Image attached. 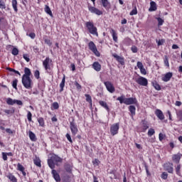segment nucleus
Wrapping results in <instances>:
<instances>
[{"instance_id": "obj_1", "label": "nucleus", "mask_w": 182, "mask_h": 182, "mask_svg": "<svg viewBox=\"0 0 182 182\" xmlns=\"http://www.w3.org/2000/svg\"><path fill=\"white\" fill-rule=\"evenodd\" d=\"M62 161H63L62 158L55 154H53L50 156V159H48V164L50 168L53 170L55 168V166H59V163H62Z\"/></svg>"}, {"instance_id": "obj_2", "label": "nucleus", "mask_w": 182, "mask_h": 182, "mask_svg": "<svg viewBox=\"0 0 182 182\" xmlns=\"http://www.w3.org/2000/svg\"><path fill=\"white\" fill-rule=\"evenodd\" d=\"M117 100H118L121 105H123L124 103V105H127V106L130 105H136V103H137V99H136V97L127 98L124 95L118 97Z\"/></svg>"}, {"instance_id": "obj_3", "label": "nucleus", "mask_w": 182, "mask_h": 182, "mask_svg": "<svg viewBox=\"0 0 182 182\" xmlns=\"http://www.w3.org/2000/svg\"><path fill=\"white\" fill-rule=\"evenodd\" d=\"M85 26L88 32L91 33V35H94L95 36H99V33H97V28L95 26V24L92 21L85 22Z\"/></svg>"}, {"instance_id": "obj_4", "label": "nucleus", "mask_w": 182, "mask_h": 182, "mask_svg": "<svg viewBox=\"0 0 182 182\" xmlns=\"http://www.w3.org/2000/svg\"><path fill=\"white\" fill-rule=\"evenodd\" d=\"M21 83L26 89H32V79L31 77H22Z\"/></svg>"}, {"instance_id": "obj_5", "label": "nucleus", "mask_w": 182, "mask_h": 182, "mask_svg": "<svg viewBox=\"0 0 182 182\" xmlns=\"http://www.w3.org/2000/svg\"><path fill=\"white\" fill-rule=\"evenodd\" d=\"M50 63H52V60L49 57H46V59L43 61V66L47 73L50 75L52 72V68H50Z\"/></svg>"}, {"instance_id": "obj_6", "label": "nucleus", "mask_w": 182, "mask_h": 182, "mask_svg": "<svg viewBox=\"0 0 182 182\" xmlns=\"http://www.w3.org/2000/svg\"><path fill=\"white\" fill-rule=\"evenodd\" d=\"M6 102L9 106H14V105H18V106H23V102H22L21 100H13L11 97L7 98Z\"/></svg>"}, {"instance_id": "obj_7", "label": "nucleus", "mask_w": 182, "mask_h": 182, "mask_svg": "<svg viewBox=\"0 0 182 182\" xmlns=\"http://www.w3.org/2000/svg\"><path fill=\"white\" fill-rule=\"evenodd\" d=\"M70 128L72 135L76 136L79 132V129H77V125H76V123H75V119H73V121L70 122Z\"/></svg>"}, {"instance_id": "obj_8", "label": "nucleus", "mask_w": 182, "mask_h": 182, "mask_svg": "<svg viewBox=\"0 0 182 182\" xmlns=\"http://www.w3.org/2000/svg\"><path fill=\"white\" fill-rule=\"evenodd\" d=\"M135 81L140 86H147V85H149V80H147V78L142 76L136 78Z\"/></svg>"}, {"instance_id": "obj_9", "label": "nucleus", "mask_w": 182, "mask_h": 182, "mask_svg": "<svg viewBox=\"0 0 182 182\" xmlns=\"http://www.w3.org/2000/svg\"><path fill=\"white\" fill-rule=\"evenodd\" d=\"M88 48L90 50H92V52L96 55V56H100V53L97 50V48L93 41H90L88 43Z\"/></svg>"}, {"instance_id": "obj_10", "label": "nucleus", "mask_w": 182, "mask_h": 182, "mask_svg": "<svg viewBox=\"0 0 182 182\" xmlns=\"http://www.w3.org/2000/svg\"><path fill=\"white\" fill-rule=\"evenodd\" d=\"M104 85L109 93H114L116 89L114 88V86H113V84L110 82V81L104 82Z\"/></svg>"}, {"instance_id": "obj_11", "label": "nucleus", "mask_w": 182, "mask_h": 182, "mask_svg": "<svg viewBox=\"0 0 182 182\" xmlns=\"http://www.w3.org/2000/svg\"><path fill=\"white\" fill-rule=\"evenodd\" d=\"M119 123L113 124L110 127V133L112 136H116L119 133Z\"/></svg>"}, {"instance_id": "obj_12", "label": "nucleus", "mask_w": 182, "mask_h": 182, "mask_svg": "<svg viewBox=\"0 0 182 182\" xmlns=\"http://www.w3.org/2000/svg\"><path fill=\"white\" fill-rule=\"evenodd\" d=\"M101 4L106 11H109L112 9V4L109 0H101Z\"/></svg>"}, {"instance_id": "obj_13", "label": "nucleus", "mask_w": 182, "mask_h": 182, "mask_svg": "<svg viewBox=\"0 0 182 182\" xmlns=\"http://www.w3.org/2000/svg\"><path fill=\"white\" fill-rule=\"evenodd\" d=\"M166 171H168L170 174H173V163L167 162L164 166Z\"/></svg>"}, {"instance_id": "obj_14", "label": "nucleus", "mask_w": 182, "mask_h": 182, "mask_svg": "<svg viewBox=\"0 0 182 182\" xmlns=\"http://www.w3.org/2000/svg\"><path fill=\"white\" fill-rule=\"evenodd\" d=\"M88 9H89L90 12H91V14H95V15H98V16L103 15V11L99 10L96 7L89 6Z\"/></svg>"}, {"instance_id": "obj_15", "label": "nucleus", "mask_w": 182, "mask_h": 182, "mask_svg": "<svg viewBox=\"0 0 182 182\" xmlns=\"http://www.w3.org/2000/svg\"><path fill=\"white\" fill-rule=\"evenodd\" d=\"M136 66L138 69H139L141 75H147V71L146 70V68H144V66H143V63L141 62L138 61Z\"/></svg>"}, {"instance_id": "obj_16", "label": "nucleus", "mask_w": 182, "mask_h": 182, "mask_svg": "<svg viewBox=\"0 0 182 182\" xmlns=\"http://www.w3.org/2000/svg\"><path fill=\"white\" fill-rule=\"evenodd\" d=\"M181 156H182V154L180 153L173 154L172 155V161H173V163L178 164V163H180V160H181Z\"/></svg>"}, {"instance_id": "obj_17", "label": "nucleus", "mask_w": 182, "mask_h": 182, "mask_svg": "<svg viewBox=\"0 0 182 182\" xmlns=\"http://www.w3.org/2000/svg\"><path fill=\"white\" fill-rule=\"evenodd\" d=\"M112 56L119 62V63H120V65L122 66L124 65V58L119 56L117 53H113Z\"/></svg>"}, {"instance_id": "obj_18", "label": "nucleus", "mask_w": 182, "mask_h": 182, "mask_svg": "<svg viewBox=\"0 0 182 182\" xmlns=\"http://www.w3.org/2000/svg\"><path fill=\"white\" fill-rule=\"evenodd\" d=\"M51 174L53 175V177L56 182H60V176L58 171H56V170L53 169L51 171Z\"/></svg>"}, {"instance_id": "obj_19", "label": "nucleus", "mask_w": 182, "mask_h": 182, "mask_svg": "<svg viewBox=\"0 0 182 182\" xmlns=\"http://www.w3.org/2000/svg\"><path fill=\"white\" fill-rule=\"evenodd\" d=\"M155 114L158 117V119H159V120H164V114H163V111H161V109H156Z\"/></svg>"}, {"instance_id": "obj_20", "label": "nucleus", "mask_w": 182, "mask_h": 182, "mask_svg": "<svg viewBox=\"0 0 182 182\" xmlns=\"http://www.w3.org/2000/svg\"><path fill=\"white\" fill-rule=\"evenodd\" d=\"M173 77V73H167L165 75L162 77L163 82H168L170 79Z\"/></svg>"}, {"instance_id": "obj_21", "label": "nucleus", "mask_w": 182, "mask_h": 182, "mask_svg": "<svg viewBox=\"0 0 182 182\" xmlns=\"http://www.w3.org/2000/svg\"><path fill=\"white\" fill-rule=\"evenodd\" d=\"M17 170L21 171L23 176V177H26V172H25V167L20 163L17 164Z\"/></svg>"}, {"instance_id": "obj_22", "label": "nucleus", "mask_w": 182, "mask_h": 182, "mask_svg": "<svg viewBox=\"0 0 182 182\" xmlns=\"http://www.w3.org/2000/svg\"><path fill=\"white\" fill-rule=\"evenodd\" d=\"M92 68L94 70H96V72H100V70H102V65H100V63H99V62L93 63Z\"/></svg>"}, {"instance_id": "obj_23", "label": "nucleus", "mask_w": 182, "mask_h": 182, "mask_svg": "<svg viewBox=\"0 0 182 182\" xmlns=\"http://www.w3.org/2000/svg\"><path fill=\"white\" fill-rule=\"evenodd\" d=\"M31 75H32V73L31 72V69L28 68H25L24 74L23 75L22 77H31Z\"/></svg>"}, {"instance_id": "obj_24", "label": "nucleus", "mask_w": 182, "mask_h": 182, "mask_svg": "<svg viewBox=\"0 0 182 182\" xmlns=\"http://www.w3.org/2000/svg\"><path fill=\"white\" fill-rule=\"evenodd\" d=\"M28 136L31 141H36V140H38V138H36V135L32 131L28 132Z\"/></svg>"}, {"instance_id": "obj_25", "label": "nucleus", "mask_w": 182, "mask_h": 182, "mask_svg": "<svg viewBox=\"0 0 182 182\" xmlns=\"http://www.w3.org/2000/svg\"><path fill=\"white\" fill-rule=\"evenodd\" d=\"M99 105H100L102 107H104V109H106L107 112H110V108H109L106 102L100 100L99 101Z\"/></svg>"}, {"instance_id": "obj_26", "label": "nucleus", "mask_w": 182, "mask_h": 182, "mask_svg": "<svg viewBox=\"0 0 182 182\" xmlns=\"http://www.w3.org/2000/svg\"><path fill=\"white\" fill-rule=\"evenodd\" d=\"M141 123H142L143 130H144V132H146L147 130V129H149V122H147V121H146V119H142Z\"/></svg>"}, {"instance_id": "obj_27", "label": "nucleus", "mask_w": 182, "mask_h": 182, "mask_svg": "<svg viewBox=\"0 0 182 182\" xmlns=\"http://www.w3.org/2000/svg\"><path fill=\"white\" fill-rule=\"evenodd\" d=\"M150 5H151V6L149 8V11H157V4H156V2L151 1Z\"/></svg>"}, {"instance_id": "obj_28", "label": "nucleus", "mask_w": 182, "mask_h": 182, "mask_svg": "<svg viewBox=\"0 0 182 182\" xmlns=\"http://www.w3.org/2000/svg\"><path fill=\"white\" fill-rule=\"evenodd\" d=\"M65 82H66V77L64 75L60 84V92H63V87H65Z\"/></svg>"}, {"instance_id": "obj_29", "label": "nucleus", "mask_w": 182, "mask_h": 182, "mask_svg": "<svg viewBox=\"0 0 182 182\" xmlns=\"http://www.w3.org/2000/svg\"><path fill=\"white\" fill-rule=\"evenodd\" d=\"M44 11L46 14H48V15H50V16H53V14H52V11L50 10V7H49V6L46 5Z\"/></svg>"}, {"instance_id": "obj_30", "label": "nucleus", "mask_w": 182, "mask_h": 182, "mask_svg": "<svg viewBox=\"0 0 182 182\" xmlns=\"http://www.w3.org/2000/svg\"><path fill=\"white\" fill-rule=\"evenodd\" d=\"M11 4H12L13 9L14 10V12H18V1L12 0Z\"/></svg>"}, {"instance_id": "obj_31", "label": "nucleus", "mask_w": 182, "mask_h": 182, "mask_svg": "<svg viewBox=\"0 0 182 182\" xmlns=\"http://www.w3.org/2000/svg\"><path fill=\"white\" fill-rule=\"evenodd\" d=\"M111 33H112V36L114 42L117 43V33H116V31L114 29H112Z\"/></svg>"}, {"instance_id": "obj_32", "label": "nucleus", "mask_w": 182, "mask_h": 182, "mask_svg": "<svg viewBox=\"0 0 182 182\" xmlns=\"http://www.w3.org/2000/svg\"><path fill=\"white\" fill-rule=\"evenodd\" d=\"M152 86L156 89V90H161V87L158 84L156 81H154L151 82Z\"/></svg>"}, {"instance_id": "obj_33", "label": "nucleus", "mask_w": 182, "mask_h": 182, "mask_svg": "<svg viewBox=\"0 0 182 182\" xmlns=\"http://www.w3.org/2000/svg\"><path fill=\"white\" fill-rule=\"evenodd\" d=\"M129 110L132 114V116L136 115V107L134 105H131L129 107Z\"/></svg>"}, {"instance_id": "obj_34", "label": "nucleus", "mask_w": 182, "mask_h": 182, "mask_svg": "<svg viewBox=\"0 0 182 182\" xmlns=\"http://www.w3.org/2000/svg\"><path fill=\"white\" fill-rule=\"evenodd\" d=\"M64 168L67 173H72V165L69 164H65Z\"/></svg>"}, {"instance_id": "obj_35", "label": "nucleus", "mask_w": 182, "mask_h": 182, "mask_svg": "<svg viewBox=\"0 0 182 182\" xmlns=\"http://www.w3.org/2000/svg\"><path fill=\"white\" fill-rule=\"evenodd\" d=\"M164 63L166 68H170V63H168V58L167 57V55L164 56Z\"/></svg>"}, {"instance_id": "obj_36", "label": "nucleus", "mask_w": 182, "mask_h": 182, "mask_svg": "<svg viewBox=\"0 0 182 182\" xmlns=\"http://www.w3.org/2000/svg\"><path fill=\"white\" fill-rule=\"evenodd\" d=\"M38 122L39 123V126H41V127H43L45 126V119H43V118L39 117L38 119Z\"/></svg>"}, {"instance_id": "obj_37", "label": "nucleus", "mask_w": 182, "mask_h": 182, "mask_svg": "<svg viewBox=\"0 0 182 182\" xmlns=\"http://www.w3.org/2000/svg\"><path fill=\"white\" fill-rule=\"evenodd\" d=\"M181 169V165L178 164L176 167V173L177 176H181V173L180 172V170Z\"/></svg>"}, {"instance_id": "obj_38", "label": "nucleus", "mask_w": 182, "mask_h": 182, "mask_svg": "<svg viewBox=\"0 0 182 182\" xmlns=\"http://www.w3.org/2000/svg\"><path fill=\"white\" fill-rule=\"evenodd\" d=\"M176 116H177V118L178 119V120L180 122H181L182 121V110L177 111Z\"/></svg>"}, {"instance_id": "obj_39", "label": "nucleus", "mask_w": 182, "mask_h": 182, "mask_svg": "<svg viewBox=\"0 0 182 182\" xmlns=\"http://www.w3.org/2000/svg\"><path fill=\"white\" fill-rule=\"evenodd\" d=\"M156 19L158 21V26H161L164 23V20H163V18L157 17Z\"/></svg>"}, {"instance_id": "obj_40", "label": "nucleus", "mask_w": 182, "mask_h": 182, "mask_svg": "<svg viewBox=\"0 0 182 182\" xmlns=\"http://www.w3.org/2000/svg\"><path fill=\"white\" fill-rule=\"evenodd\" d=\"M11 53L14 56H18V55H19V50H18V48H14L11 51Z\"/></svg>"}, {"instance_id": "obj_41", "label": "nucleus", "mask_w": 182, "mask_h": 182, "mask_svg": "<svg viewBox=\"0 0 182 182\" xmlns=\"http://www.w3.org/2000/svg\"><path fill=\"white\" fill-rule=\"evenodd\" d=\"M155 133H156V131H154V129L151 128L148 131V136L149 137H151V136H153Z\"/></svg>"}, {"instance_id": "obj_42", "label": "nucleus", "mask_w": 182, "mask_h": 182, "mask_svg": "<svg viewBox=\"0 0 182 182\" xmlns=\"http://www.w3.org/2000/svg\"><path fill=\"white\" fill-rule=\"evenodd\" d=\"M33 163L36 166H37V167H41V159H36L33 160Z\"/></svg>"}, {"instance_id": "obj_43", "label": "nucleus", "mask_w": 182, "mask_h": 182, "mask_svg": "<svg viewBox=\"0 0 182 182\" xmlns=\"http://www.w3.org/2000/svg\"><path fill=\"white\" fill-rule=\"evenodd\" d=\"M4 112L6 114H14L15 113V109H4Z\"/></svg>"}, {"instance_id": "obj_44", "label": "nucleus", "mask_w": 182, "mask_h": 182, "mask_svg": "<svg viewBox=\"0 0 182 182\" xmlns=\"http://www.w3.org/2000/svg\"><path fill=\"white\" fill-rule=\"evenodd\" d=\"M129 15L131 16H133V15H137V8L135 6L134 9L131 11L129 13Z\"/></svg>"}, {"instance_id": "obj_45", "label": "nucleus", "mask_w": 182, "mask_h": 182, "mask_svg": "<svg viewBox=\"0 0 182 182\" xmlns=\"http://www.w3.org/2000/svg\"><path fill=\"white\" fill-rule=\"evenodd\" d=\"M18 80H14L12 82V87H14V89H16V90L18 89Z\"/></svg>"}, {"instance_id": "obj_46", "label": "nucleus", "mask_w": 182, "mask_h": 182, "mask_svg": "<svg viewBox=\"0 0 182 182\" xmlns=\"http://www.w3.org/2000/svg\"><path fill=\"white\" fill-rule=\"evenodd\" d=\"M27 119L28 122H32V112L31 111H28Z\"/></svg>"}, {"instance_id": "obj_47", "label": "nucleus", "mask_w": 182, "mask_h": 182, "mask_svg": "<svg viewBox=\"0 0 182 182\" xmlns=\"http://www.w3.org/2000/svg\"><path fill=\"white\" fill-rule=\"evenodd\" d=\"M85 97H86V101L88 102V103H90L92 105V97L90 95L86 94Z\"/></svg>"}, {"instance_id": "obj_48", "label": "nucleus", "mask_w": 182, "mask_h": 182, "mask_svg": "<svg viewBox=\"0 0 182 182\" xmlns=\"http://www.w3.org/2000/svg\"><path fill=\"white\" fill-rule=\"evenodd\" d=\"M45 43H46V45H48V46H52V41H50V39L48 38H43Z\"/></svg>"}, {"instance_id": "obj_49", "label": "nucleus", "mask_w": 182, "mask_h": 182, "mask_svg": "<svg viewBox=\"0 0 182 182\" xmlns=\"http://www.w3.org/2000/svg\"><path fill=\"white\" fill-rule=\"evenodd\" d=\"M144 166L145 167V170L146 171V174L147 176H151V173H150V171H149V166H147V164L146 163H144Z\"/></svg>"}, {"instance_id": "obj_50", "label": "nucleus", "mask_w": 182, "mask_h": 182, "mask_svg": "<svg viewBox=\"0 0 182 182\" xmlns=\"http://www.w3.org/2000/svg\"><path fill=\"white\" fill-rule=\"evenodd\" d=\"M6 6H5V2H4V0H0V9H5Z\"/></svg>"}, {"instance_id": "obj_51", "label": "nucleus", "mask_w": 182, "mask_h": 182, "mask_svg": "<svg viewBox=\"0 0 182 182\" xmlns=\"http://www.w3.org/2000/svg\"><path fill=\"white\" fill-rule=\"evenodd\" d=\"M161 177L163 180H167V177H168V174L166 172H164L162 173Z\"/></svg>"}, {"instance_id": "obj_52", "label": "nucleus", "mask_w": 182, "mask_h": 182, "mask_svg": "<svg viewBox=\"0 0 182 182\" xmlns=\"http://www.w3.org/2000/svg\"><path fill=\"white\" fill-rule=\"evenodd\" d=\"M1 156L4 161H6V160H8V155H6V152H2Z\"/></svg>"}, {"instance_id": "obj_53", "label": "nucleus", "mask_w": 182, "mask_h": 182, "mask_svg": "<svg viewBox=\"0 0 182 182\" xmlns=\"http://www.w3.org/2000/svg\"><path fill=\"white\" fill-rule=\"evenodd\" d=\"M34 76H35L36 79H39V77L41 76V73H39V70H36L35 71Z\"/></svg>"}, {"instance_id": "obj_54", "label": "nucleus", "mask_w": 182, "mask_h": 182, "mask_svg": "<svg viewBox=\"0 0 182 182\" xmlns=\"http://www.w3.org/2000/svg\"><path fill=\"white\" fill-rule=\"evenodd\" d=\"M92 164L94 166H98L99 164H100V161H99V159H95L92 161Z\"/></svg>"}, {"instance_id": "obj_55", "label": "nucleus", "mask_w": 182, "mask_h": 182, "mask_svg": "<svg viewBox=\"0 0 182 182\" xmlns=\"http://www.w3.org/2000/svg\"><path fill=\"white\" fill-rule=\"evenodd\" d=\"M63 182H70V179L69 176H63Z\"/></svg>"}, {"instance_id": "obj_56", "label": "nucleus", "mask_w": 182, "mask_h": 182, "mask_svg": "<svg viewBox=\"0 0 182 182\" xmlns=\"http://www.w3.org/2000/svg\"><path fill=\"white\" fill-rule=\"evenodd\" d=\"M23 58L26 62H29L31 60V59L29 58V55L28 54H23Z\"/></svg>"}, {"instance_id": "obj_57", "label": "nucleus", "mask_w": 182, "mask_h": 182, "mask_svg": "<svg viewBox=\"0 0 182 182\" xmlns=\"http://www.w3.org/2000/svg\"><path fill=\"white\" fill-rule=\"evenodd\" d=\"M166 41L164 39L159 40V41H157L156 40L158 46H161V45H163V43H164Z\"/></svg>"}, {"instance_id": "obj_58", "label": "nucleus", "mask_w": 182, "mask_h": 182, "mask_svg": "<svg viewBox=\"0 0 182 182\" xmlns=\"http://www.w3.org/2000/svg\"><path fill=\"white\" fill-rule=\"evenodd\" d=\"M53 109H55V110H58V109H59V103L53 102Z\"/></svg>"}, {"instance_id": "obj_59", "label": "nucleus", "mask_w": 182, "mask_h": 182, "mask_svg": "<svg viewBox=\"0 0 182 182\" xmlns=\"http://www.w3.org/2000/svg\"><path fill=\"white\" fill-rule=\"evenodd\" d=\"M131 50H132V52L133 53H137V47L136 46H133L132 48H131Z\"/></svg>"}, {"instance_id": "obj_60", "label": "nucleus", "mask_w": 182, "mask_h": 182, "mask_svg": "<svg viewBox=\"0 0 182 182\" xmlns=\"http://www.w3.org/2000/svg\"><path fill=\"white\" fill-rule=\"evenodd\" d=\"M74 85H75V87H77V89L78 90H80V89H82V85H80L79 83H77V81L75 82Z\"/></svg>"}, {"instance_id": "obj_61", "label": "nucleus", "mask_w": 182, "mask_h": 182, "mask_svg": "<svg viewBox=\"0 0 182 182\" xmlns=\"http://www.w3.org/2000/svg\"><path fill=\"white\" fill-rule=\"evenodd\" d=\"M65 137L70 141V143H73V141H72V137L70 136V134H66Z\"/></svg>"}, {"instance_id": "obj_62", "label": "nucleus", "mask_w": 182, "mask_h": 182, "mask_svg": "<svg viewBox=\"0 0 182 182\" xmlns=\"http://www.w3.org/2000/svg\"><path fill=\"white\" fill-rule=\"evenodd\" d=\"M159 141H163V140L164 139V137H166V136L164 134L160 133L159 134Z\"/></svg>"}, {"instance_id": "obj_63", "label": "nucleus", "mask_w": 182, "mask_h": 182, "mask_svg": "<svg viewBox=\"0 0 182 182\" xmlns=\"http://www.w3.org/2000/svg\"><path fill=\"white\" fill-rule=\"evenodd\" d=\"M28 36L31 38V39H35V37L36 36V34L35 33H31L28 34Z\"/></svg>"}, {"instance_id": "obj_64", "label": "nucleus", "mask_w": 182, "mask_h": 182, "mask_svg": "<svg viewBox=\"0 0 182 182\" xmlns=\"http://www.w3.org/2000/svg\"><path fill=\"white\" fill-rule=\"evenodd\" d=\"M176 106H181L182 103L180 101H176V103H175Z\"/></svg>"}]
</instances>
